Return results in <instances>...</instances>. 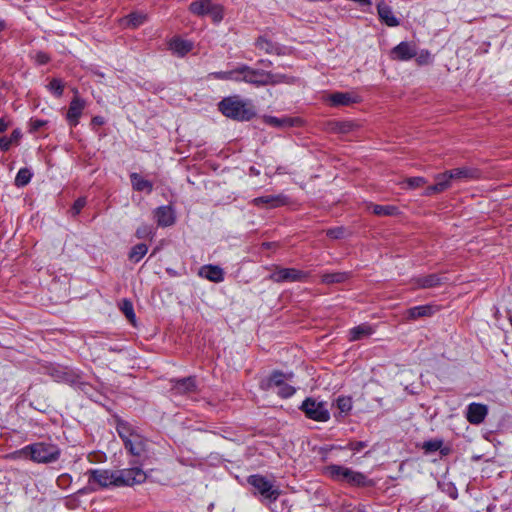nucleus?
Wrapping results in <instances>:
<instances>
[{"mask_svg": "<svg viewBox=\"0 0 512 512\" xmlns=\"http://www.w3.org/2000/svg\"><path fill=\"white\" fill-rule=\"evenodd\" d=\"M61 455L60 448L47 442H37L23 447L10 454L12 459L26 458L35 463L47 464L56 462Z\"/></svg>", "mask_w": 512, "mask_h": 512, "instance_id": "nucleus-1", "label": "nucleus"}, {"mask_svg": "<svg viewBox=\"0 0 512 512\" xmlns=\"http://www.w3.org/2000/svg\"><path fill=\"white\" fill-rule=\"evenodd\" d=\"M218 106L223 115L234 120L248 121L255 116L253 106L239 96L224 98Z\"/></svg>", "mask_w": 512, "mask_h": 512, "instance_id": "nucleus-2", "label": "nucleus"}, {"mask_svg": "<svg viewBox=\"0 0 512 512\" xmlns=\"http://www.w3.org/2000/svg\"><path fill=\"white\" fill-rule=\"evenodd\" d=\"M325 474L334 481L346 482L353 486H364L367 482V477L363 473L336 464L326 466Z\"/></svg>", "mask_w": 512, "mask_h": 512, "instance_id": "nucleus-3", "label": "nucleus"}, {"mask_svg": "<svg viewBox=\"0 0 512 512\" xmlns=\"http://www.w3.org/2000/svg\"><path fill=\"white\" fill-rule=\"evenodd\" d=\"M291 376L275 371L260 382V388L265 391L276 390L279 396L288 398L295 393L294 387L286 383Z\"/></svg>", "mask_w": 512, "mask_h": 512, "instance_id": "nucleus-4", "label": "nucleus"}, {"mask_svg": "<svg viewBox=\"0 0 512 512\" xmlns=\"http://www.w3.org/2000/svg\"><path fill=\"white\" fill-rule=\"evenodd\" d=\"M189 11L199 17L210 16L216 23L220 22L224 17L223 6L214 3L212 0L193 1L189 5Z\"/></svg>", "mask_w": 512, "mask_h": 512, "instance_id": "nucleus-5", "label": "nucleus"}, {"mask_svg": "<svg viewBox=\"0 0 512 512\" xmlns=\"http://www.w3.org/2000/svg\"><path fill=\"white\" fill-rule=\"evenodd\" d=\"M242 79L244 82L255 85H272L287 80L284 75L255 70L247 65H244V76H242Z\"/></svg>", "mask_w": 512, "mask_h": 512, "instance_id": "nucleus-6", "label": "nucleus"}, {"mask_svg": "<svg viewBox=\"0 0 512 512\" xmlns=\"http://www.w3.org/2000/svg\"><path fill=\"white\" fill-rule=\"evenodd\" d=\"M305 415L315 421L326 422L330 418L326 402L317 401L313 398H307L301 406Z\"/></svg>", "mask_w": 512, "mask_h": 512, "instance_id": "nucleus-7", "label": "nucleus"}, {"mask_svg": "<svg viewBox=\"0 0 512 512\" xmlns=\"http://www.w3.org/2000/svg\"><path fill=\"white\" fill-rule=\"evenodd\" d=\"M116 475V487L141 484L147 479V474L139 467L116 470Z\"/></svg>", "mask_w": 512, "mask_h": 512, "instance_id": "nucleus-8", "label": "nucleus"}, {"mask_svg": "<svg viewBox=\"0 0 512 512\" xmlns=\"http://www.w3.org/2000/svg\"><path fill=\"white\" fill-rule=\"evenodd\" d=\"M248 483L265 499L275 501L280 491L275 488L272 483L261 475H251L248 478Z\"/></svg>", "mask_w": 512, "mask_h": 512, "instance_id": "nucleus-9", "label": "nucleus"}, {"mask_svg": "<svg viewBox=\"0 0 512 512\" xmlns=\"http://www.w3.org/2000/svg\"><path fill=\"white\" fill-rule=\"evenodd\" d=\"M90 485H97L101 488L115 486L117 483L116 470L93 469L87 472Z\"/></svg>", "mask_w": 512, "mask_h": 512, "instance_id": "nucleus-10", "label": "nucleus"}, {"mask_svg": "<svg viewBox=\"0 0 512 512\" xmlns=\"http://www.w3.org/2000/svg\"><path fill=\"white\" fill-rule=\"evenodd\" d=\"M308 276L307 272L295 268H278L270 275V279L276 283L304 282Z\"/></svg>", "mask_w": 512, "mask_h": 512, "instance_id": "nucleus-11", "label": "nucleus"}, {"mask_svg": "<svg viewBox=\"0 0 512 512\" xmlns=\"http://www.w3.org/2000/svg\"><path fill=\"white\" fill-rule=\"evenodd\" d=\"M75 94H78L77 90L75 91ZM86 107V101L82 98H80L78 95H75L70 102L66 119L70 126H77L79 123V118L81 117L83 110Z\"/></svg>", "mask_w": 512, "mask_h": 512, "instance_id": "nucleus-12", "label": "nucleus"}, {"mask_svg": "<svg viewBox=\"0 0 512 512\" xmlns=\"http://www.w3.org/2000/svg\"><path fill=\"white\" fill-rule=\"evenodd\" d=\"M417 56L416 46L409 42H401L391 50V58L398 61H407Z\"/></svg>", "mask_w": 512, "mask_h": 512, "instance_id": "nucleus-13", "label": "nucleus"}, {"mask_svg": "<svg viewBox=\"0 0 512 512\" xmlns=\"http://www.w3.org/2000/svg\"><path fill=\"white\" fill-rule=\"evenodd\" d=\"M488 414V407L481 403H471L467 407L466 419L473 425L481 424Z\"/></svg>", "mask_w": 512, "mask_h": 512, "instance_id": "nucleus-14", "label": "nucleus"}, {"mask_svg": "<svg viewBox=\"0 0 512 512\" xmlns=\"http://www.w3.org/2000/svg\"><path fill=\"white\" fill-rule=\"evenodd\" d=\"M148 441L138 433L128 438L125 448L133 455L137 457L145 456L147 452Z\"/></svg>", "mask_w": 512, "mask_h": 512, "instance_id": "nucleus-15", "label": "nucleus"}, {"mask_svg": "<svg viewBox=\"0 0 512 512\" xmlns=\"http://www.w3.org/2000/svg\"><path fill=\"white\" fill-rule=\"evenodd\" d=\"M252 203L260 208H276L287 203V198L282 195H264L253 199Z\"/></svg>", "mask_w": 512, "mask_h": 512, "instance_id": "nucleus-16", "label": "nucleus"}, {"mask_svg": "<svg viewBox=\"0 0 512 512\" xmlns=\"http://www.w3.org/2000/svg\"><path fill=\"white\" fill-rule=\"evenodd\" d=\"M154 218L158 226L167 227L175 223V212L169 205L160 206L154 210Z\"/></svg>", "mask_w": 512, "mask_h": 512, "instance_id": "nucleus-17", "label": "nucleus"}, {"mask_svg": "<svg viewBox=\"0 0 512 512\" xmlns=\"http://www.w3.org/2000/svg\"><path fill=\"white\" fill-rule=\"evenodd\" d=\"M172 390L176 394L186 395L194 393L197 389L195 378L187 377L172 381Z\"/></svg>", "mask_w": 512, "mask_h": 512, "instance_id": "nucleus-18", "label": "nucleus"}, {"mask_svg": "<svg viewBox=\"0 0 512 512\" xmlns=\"http://www.w3.org/2000/svg\"><path fill=\"white\" fill-rule=\"evenodd\" d=\"M449 171L453 181H467L480 177L479 170L472 167H459Z\"/></svg>", "mask_w": 512, "mask_h": 512, "instance_id": "nucleus-19", "label": "nucleus"}, {"mask_svg": "<svg viewBox=\"0 0 512 512\" xmlns=\"http://www.w3.org/2000/svg\"><path fill=\"white\" fill-rule=\"evenodd\" d=\"M377 12L379 19L389 27H396L400 25L399 19L394 15L390 6L383 1L377 5Z\"/></svg>", "mask_w": 512, "mask_h": 512, "instance_id": "nucleus-20", "label": "nucleus"}, {"mask_svg": "<svg viewBox=\"0 0 512 512\" xmlns=\"http://www.w3.org/2000/svg\"><path fill=\"white\" fill-rule=\"evenodd\" d=\"M199 276L218 283L223 281L224 272L219 266L204 265L199 269Z\"/></svg>", "mask_w": 512, "mask_h": 512, "instance_id": "nucleus-21", "label": "nucleus"}, {"mask_svg": "<svg viewBox=\"0 0 512 512\" xmlns=\"http://www.w3.org/2000/svg\"><path fill=\"white\" fill-rule=\"evenodd\" d=\"M374 333V328L369 324H361L356 327H353L349 331V340L357 341L363 338H367Z\"/></svg>", "mask_w": 512, "mask_h": 512, "instance_id": "nucleus-22", "label": "nucleus"}, {"mask_svg": "<svg viewBox=\"0 0 512 512\" xmlns=\"http://www.w3.org/2000/svg\"><path fill=\"white\" fill-rule=\"evenodd\" d=\"M169 48L173 51V53L179 56H184L192 50L193 44L192 42L183 40L181 38H174L169 42Z\"/></svg>", "mask_w": 512, "mask_h": 512, "instance_id": "nucleus-23", "label": "nucleus"}, {"mask_svg": "<svg viewBox=\"0 0 512 512\" xmlns=\"http://www.w3.org/2000/svg\"><path fill=\"white\" fill-rule=\"evenodd\" d=\"M328 99L333 106H348L356 102V98L348 92L333 93Z\"/></svg>", "mask_w": 512, "mask_h": 512, "instance_id": "nucleus-24", "label": "nucleus"}, {"mask_svg": "<svg viewBox=\"0 0 512 512\" xmlns=\"http://www.w3.org/2000/svg\"><path fill=\"white\" fill-rule=\"evenodd\" d=\"M132 187L136 191H145L147 193H151L153 190V184L144 179L141 175L138 173H131L130 175Z\"/></svg>", "mask_w": 512, "mask_h": 512, "instance_id": "nucleus-25", "label": "nucleus"}, {"mask_svg": "<svg viewBox=\"0 0 512 512\" xmlns=\"http://www.w3.org/2000/svg\"><path fill=\"white\" fill-rule=\"evenodd\" d=\"M350 278L348 272H332L321 275V282L326 285L338 284L347 281Z\"/></svg>", "mask_w": 512, "mask_h": 512, "instance_id": "nucleus-26", "label": "nucleus"}, {"mask_svg": "<svg viewBox=\"0 0 512 512\" xmlns=\"http://www.w3.org/2000/svg\"><path fill=\"white\" fill-rule=\"evenodd\" d=\"M367 208L377 216H394L398 214V208L394 205H378L369 203Z\"/></svg>", "mask_w": 512, "mask_h": 512, "instance_id": "nucleus-27", "label": "nucleus"}, {"mask_svg": "<svg viewBox=\"0 0 512 512\" xmlns=\"http://www.w3.org/2000/svg\"><path fill=\"white\" fill-rule=\"evenodd\" d=\"M147 20V15L141 12H133L123 18V25L129 28H137Z\"/></svg>", "mask_w": 512, "mask_h": 512, "instance_id": "nucleus-28", "label": "nucleus"}, {"mask_svg": "<svg viewBox=\"0 0 512 512\" xmlns=\"http://www.w3.org/2000/svg\"><path fill=\"white\" fill-rule=\"evenodd\" d=\"M358 128V124L353 121H341L331 123V130L340 134H349Z\"/></svg>", "mask_w": 512, "mask_h": 512, "instance_id": "nucleus-29", "label": "nucleus"}, {"mask_svg": "<svg viewBox=\"0 0 512 512\" xmlns=\"http://www.w3.org/2000/svg\"><path fill=\"white\" fill-rule=\"evenodd\" d=\"M433 312V307L430 305L416 306L407 311V317L409 319H417L419 317L431 316Z\"/></svg>", "mask_w": 512, "mask_h": 512, "instance_id": "nucleus-30", "label": "nucleus"}, {"mask_svg": "<svg viewBox=\"0 0 512 512\" xmlns=\"http://www.w3.org/2000/svg\"><path fill=\"white\" fill-rule=\"evenodd\" d=\"M22 137V132L20 129H15L11 133V136L8 138L6 136L0 137V147L3 151H7L12 144H18L19 140Z\"/></svg>", "mask_w": 512, "mask_h": 512, "instance_id": "nucleus-31", "label": "nucleus"}, {"mask_svg": "<svg viewBox=\"0 0 512 512\" xmlns=\"http://www.w3.org/2000/svg\"><path fill=\"white\" fill-rule=\"evenodd\" d=\"M440 277L436 274L422 276L416 279V285L420 288H432L440 284Z\"/></svg>", "mask_w": 512, "mask_h": 512, "instance_id": "nucleus-32", "label": "nucleus"}, {"mask_svg": "<svg viewBox=\"0 0 512 512\" xmlns=\"http://www.w3.org/2000/svg\"><path fill=\"white\" fill-rule=\"evenodd\" d=\"M295 121L296 120L292 119V118H277V117H273V116H265L264 117V122L266 124L276 127V128L293 126Z\"/></svg>", "mask_w": 512, "mask_h": 512, "instance_id": "nucleus-33", "label": "nucleus"}, {"mask_svg": "<svg viewBox=\"0 0 512 512\" xmlns=\"http://www.w3.org/2000/svg\"><path fill=\"white\" fill-rule=\"evenodd\" d=\"M148 247L146 244L140 243L132 247L129 252V259L132 262H139L147 253Z\"/></svg>", "mask_w": 512, "mask_h": 512, "instance_id": "nucleus-34", "label": "nucleus"}, {"mask_svg": "<svg viewBox=\"0 0 512 512\" xmlns=\"http://www.w3.org/2000/svg\"><path fill=\"white\" fill-rule=\"evenodd\" d=\"M435 183L440 189L441 192L447 190L451 186L452 177H450V171H446L444 173L437 174L435 177Z\"/></svg>", "mask_w": 512, "mask_h": 512, "instance_id": "nucleus-35", "label": "nucleus"}, {"mask_svg": "<svg viewBox=\"0 0 512 512\" xmlns=\"http://www.w3.org/2000/svg\"><path fill=\"white\" fill-rule=\"evenodd\" d=\"M336 407L340 413L347 415L352 409V399L348 396H340L336 399Z\"/></svg>", "mask_w": 512, "mask_h": 512, "instance_id": "nucleus-36", "label": "nucleus"}, {"mask_svg": "<svg viewBox=\"0 0 512 512\" xmlns=\"http://www.w3.org/2000/svg\"><path fill=\"white\" fill-rule=\"evenodd\" d=\"M32 177V173L27 168H22L18 171L15 178V185L18 187H23L27 185Z\"/></svg>", "mask_w": 512, "mask_h": 512, "instance_id": "nucleus-37", "label": "nucleus"}, {"mask_svg": "<svg viewBox=\"0 0 512 512\" xmlns=\"http://www.w3.org/2000/svg\"><path fill=\"white\" fill-rule=\"evenodd\" d=\"M426 183L427 181L423 177H410L403 182V184L405 185L404 188L407 189H415L423 186Z\"/></svg>", "mask_w": 512, "mask_h": 512, "instance_id": "nucleus-38", "label": "nucleus"}, {"mask_svg": "<svg viewBox=\"0 0 512 512\" xmlns=\"http://www.w3.org/2000/svg\"><path fill=\"white\" fill-rule=\"evenodd\" d=\"M48 88L51 92H53L57 97H60L62 96L63 94V89H64V85H63V82L58 79V78H53L49 85H48Z\"/></svg>", "mask_w": 512, "mask_h": 512, "instance_id": "nucleus-39", "label": "nucleus"}, {"mask_svg": "<svg viewBox=\"0 0 512 512\" xmlns=\"http://www.w3.org/2000/svg\"><path fill=\"white\" fill-rule=\"evenodd\" d=\"M121 310L124 313V315L127 317V319L130 322L134 323L135 313H134V309H133L132 303L130 301H128V300H123L122 306H121Z\"/></svg>", "mask_w": 512, "mask_h": 512, "instance_id": "nucleus-40", "label": "nucleus"}, {"mask_svg": "<svg viewBox=\"0 0 512 512\" xmlns=\"http://www.w3.org/2000/svg\"><path fill=\"white\" fill-rule=\"evenodd\" d=\"M443 442L441 440H430L424 442L422 445L423 450L426 454H430L439 450L442 447Z\"/></svg>", "mask_w": 512, "mask_h": 512, "instance_id": "nucleus-41", "label": "nucleus"}, {"mask_svg": "<svg viewBox=\"0 0 512 512\" xmlns=\"http://www.w3.org/2000/svg\"><path fill=\"white\" fill-rule=\"evenodd\" d=\"M119 436L122 438L124 445L127 443L128 438L135 435L136 432L132 431L128 426L120 424L118 426Z\"/></svg>", "mask_w": 512, "mask_h": 512, "instance_id": "nucleus-42", "label": "nucleus"}, {"mask_svg": "<svg viewBox=\"0 0 512 512\" xmlns=\"http://www.w3.org/2000/svg\"><path fill=\"white\" fill-rule=\"evenodd\" d=\"M242 76H244V65L236 69L230 70V80L237 82L243 81Z\"/></svg>", "mask_w": 512, "mask_h": 512, "instance_id": "nucleus-43", "label": "nucleus"}, {"mask_svg": "<svg viewBox=\"0 0 512 512\" xmlns=\"http://www.w3.org/2000/svg\"><path fill=\"white\" fill-rule=\"evenodd\" d=\"M345 234V229L343 227H336L333 229H329L327 231V236L332 239H340L343 238Z\"/></svg>", "mask_w": 512, "mask_h": 512, "instance_id": "nucleus-44", "label": "nucleus"}, {"mask_svg": "<svg viewBox=\"0 0 512 512\" xmlns=\"http://www.w3.org/2000/svg\"><path fill=\"white\" fill-rule=\"evenodd\" d=\"M86 204V199L85 198H78L73 206H72V209H71V212L72 214L75 216L77 214L80 213V211L83 209V207L85 206Z\"/></svg>", "mask_w": 512, "mask_h": 512, "instance_id": "nucleus-45", "label": "nucleus"}, {"mask_svg": "<svg viewBox=\"0 0 512 512\" xmlns=\"http://www.w3.org/2000/svg\"><path fill=\"white\" fill-rule=\"evenodd\" d=\"M256 45H257L258 48H260L262 50H265V52H267V53H271L272 52V48H273L272 44L268 40H266L264 38H259L257 40Z\"/></svg>", "mask_w": 512, "mask_h": 512, "instance_id": "nucleus-46", "label": "nucleus"}, {"mask_svg": "<svg viewBox=\"0 0 512 512\" xmlns=\"http://www.w3.org/2000/svg\"><path fill=\"white\" fill-rule=\"evenodd\" d=\"M136 236L139 239L147 238V237L152 236V231L148 226H142L137 229Z\"/></svg>", "mask_w": 512, "mask_h": 512, "instance_id": "nucleus-47", "label": "nucleus"}, {"mask_svg": "<svg viewBox=\"0 0 512 512\" xmlns=\"http://www.w3.org/2000/svg\"><path fill=\"white\" fill-rule=\"evenodd\" d=\"M430 53L426 50V51H422L418 56H417V59L416 61L419 63V64H427L429 63L430 61Z\"/></svg>", "mask_w": 512, "mask_h": 512, "instance_id": "nucleus-48", "label": "nucleus"}, {"mask_svg": "<svg viewBox=\"0 0 512 512\" xmlns=\"http://www.w3.org/2000/svg\"><path fill=\"white\" fill-rule=\"evenodd\" d=\"M35 60L38 64L43 65L49 62V56L44 52H38L35 56Z\"/></svg>", "mask_w": 512, "mask_h": 512, "instance_id": "nucleus-49", "label": "nucleus"}, {"mask_svg": "<svg viewBox=\"0 0 512 512\" xmlns=\"http://www.w3.org/2000/svg\"><path fill=\"white\" fill-rule=\"evenodd\" d=\"M215 79L219 80H230V71H220L210 74Z\"/></svg>", "mask_w": 512, "mask_h": 512, "instance_id": "nucleus-50", "label": "nucleus"}, {"mask_svg": "<svg viewBox=\"0 0 512 512\" xmlns=\"http://www.w3.org/2000/svg\"><path fill=\"white\" fill-rule=\"evenodd\" d=\"M438 193H441V191H440V189H438V186L435 183L434 185L428 186L426 188L424 195L431 196V195L438 194Z\"/></svg>", "mask_w": 512, "mask_h": 512, "instance_id": "nucleus-51", "label": "nucleus"}, {"mask_svg": "<svg viewBox=\"0 0 512 512\" xmlns=\"http://www.w3.org/2000/svg\"><path fill=\"white\" fill-rule=\"evenodd\" d=\"M365 446H366V444L361 441L351 442L349 444V449L358 452V451L362 450Z\"/></svg>", "mask_w": 512, "mask_h": 512, "instance_id": "nucleus-52", "label": "nucleus"}, {"mask_svg": "<svg viewBox=\"0 0 512 512\" xmlns=\"http://www.w3.org/2000/svg\"><path fill=\"white\" fill-rule=\"evenodd\" d=\"M9 126V122L4 117L0 118V133L4 132Z\"/></svg>", "mask_w": 512, "mask_h": 512, "instance_id": "nucleus-53", "label": "nucleus"}, {"mask_svg": "<svg viewBox=\"0 0 512 512\" xmlns=\"http://www.w3.org/2000/svg\"><path fill=\"white\" fill-rule=\"evenodd\" d=\"M31 125H32L33 129L37 130L44 125V122L40 121V120H35V121H32Z\"/></svg>", "mask_w": 512, "mask_h": 512, "instance_id": "nucleus-54", "label": "nucleus"}, {"mask_svg": "<svg viewBox=\"0 0 512 512\" xmlns=\"http://www.w3.org/2000/svg\"><path fill=\"white\" fill-rule=\"evenodd\" d=\"M93 122L99 125L103 124V120L100 117H94Z\"/></svg>", "mask_w": 512, "mask_h": 512, "instance_id": "nucleus-55", "label": "nucleus"}, {"mask_svg": "<svg viewBox=\"0 0 512 512\" xmlns=\"http://www.w3.org/2000/svg\"><path fill=\"white\" fill-rule=\"evenodd\" d=\"M67 479L66 475H62L58 478L57 482L59 485H61L62 481H65Z\"/></svg>", "mask_w": 512, "mask_h": 512, "instance_id": "nucleus-56", "label": "nucleus"}, {"mask_svg": "<svg viewBox=\"0 0 512 512\" xmlns=\"http://www.w3.org/2000/svg\"><path fill=\"white\" fill-rule=\"evenodd\" d=\"M6 27V23L4 20L0 19V31L4 30Z\"/></svg>", "mask_w": 512, "mask_h": 512, "instance_id": "nucleus-57", "label": "nucleus"}]
</instances>
